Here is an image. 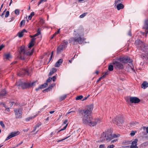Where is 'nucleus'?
<instances>
[{
	"label": "nucleus",
	"instance_id": "nucleus-1",
	"mask_svg": "<svg viewBox=\"0 0 148 148\" xmlns=\"http://www.w3.org/2000/svg\"><path fill=\"white\" fill-rule=\"evenodd\" d=\"M84 29L81 27H75L73 33L74 37L69 39V42L74 45L82 44L84 40L82 37L84 34Z\"/></svg>",
	"mask_w": 148,
	"mask_h": 148
},
{
	"label": "nucleus",
	"instance_id": "nucleus-2",
	"mask_svg": "<svg viewBox=\"0 0 148 148\" xmlns=\"http://www.w3.org/2000/svg\"><path fill=\"white\" fill-rule=\"evenodd\" d=\"M93 108V105H90L87 106L86 108L83 110L82 114L83 115L82 121L83 123H87V120L91 118V114Z\"/></svg>",
	"mask_w": 148,
	"mask_h": 148
},
{
	"label": "nucleus",
	"instance_id": "nucleus-3",
	"mask_svg": "<svg viewBox=\"0 0 148 148\" xmlns=\"http://www.w3.org/2000/svg\"><path fill=\"white\" fill-rule=\"evenodd\" d=\"M25 48L24 46H23L21 47L20 54L18 57L19 59L21 60H24L26 56L32 55L34 51V49H32L31 52H27L25 51Z\"/></svg>",
	"mask_w": 148,
	"mask_h": 148
},
{
	"label": "nucleus",
	"instance_id": "nucleus-4",
	"mask_svg": "<svg viewBox=\"0 0 148 148\" xmlns=\"http://www.w3.org/2000/svg\"><path fill=\"white\" fill-rule=\"evenodd\" d=\"M35 83V82H34L32 83H27L20 81L16 83V85L18 86L21 87L23 89H25L34 86Z\"/></svg>",
	"mask_w": 148,
	"mask_h": 148
},
{
	"label": "nucleus",
	"instance_id": "nucleus-5",
	"mask_svg": "<svg viewBox=\"0 0 148 148\" xmlns=\"http://www.w3.org/2000/svg\"><path fill=\"white\" fill-rule=\"evenodd\" d=\"M87 123H84L86 125H88L90 126H95L97 124L100 123L101 122V121L100 119H93L92 117L89 119L88 120H87Z\"/></svg>",
	"mask_w": 148,
	"mask_h": 148
},
{
	"label": "nucleus",
	"instance_id": "nucleus-6",
	"mask_svg": "<svg viewBox=\"0 0 148 148\" xmlns=\"http://www.w3.org/2000/svg\"><path fill=\"white\" fill-rule=\"evenodd\" d=\"M124 118L121 115H119L116 116L114 119L116 124L118 125H121V124L123 123L124 121Z\"/></svg>",
	"mask_w": 148,
	"mask_h": 148
},
{
	"label": "nucleus",
	"instance_id": "nucleus-7",
	"mask_svg": "<svg viewBox=\"0 0 148 148\" xmlns=\"http://www.w3.org/2000/svg\"><path fill=\"white\" fill-rule=\"evenodd\" d=\"M22 109L21 108L15 109V112L16 118V119H20L21 118V115L22 114Z\"/></svg>",
	"mask_w": 148,
	"mask_h": 148
},
{
	"label": "nucleus",
	"instance_id": "nucleus-8",
	"mask_svg": "<svg viewBox=\"0 0 148 148\" xmlns=\"http://www.w3.org/2000/svg\"><path fill=\"white\" fill-rule=\"evenodd\" d=\"M112 64L114 65V67L116 69H122L123 68V64L121 62L116 61H113Z\"/></svg>",
	"mask_w": 148,
	"mask_h": 148
},
{
	"label": "nucleus",
	"instance_id": "nucleus-9",
	"mask_svg": "<svg viewBox=\"0 0 148 148\" xmlns=\"http://www.w3.org/2000/svg\"><path fill=\"white\" fill-rule=\"evenodd\" d=\"M118 60L124 63L129 62L130 63L132 62V60L130 59V58L127 57H120L118 58Z\"/></svg>",
	"mask_w": 148,
	"mask_h": 148
},
{
	"label": "nucleus",
	"instance_id": "nucleus-10",
	"mask_svg": "<svg viewBox=\"0 0 148 148\" xmlns=\"http://www.w3.org/2000/svg\"><path fill=\"white\" fill-rule=\"evenodd\" d=\"M143 28L145 30V32L143 33V35L145 34V36H146V35L148 33V18L145 20Z\"/></svg>",
	"mask_w": 148,
	"mask_h": 148
},
{
	"label": "nucleus",
	"instance_id": "nucleus-11",
	"mask_svg": "<svg viewBox=\"0 0 148 148\" xmlns=\"http://www.w3.org/2000/svg\"><path fill=\"white\" fill-rule=\"evenodd\" d=\"M19 133L18 131L14 132H11L10 134L7 137L5 141L7 140L10 138L18 135Z\"/></svg>",
	"mask_w": 148,
	"mask_h": 148
},
{
	"label": "nucleus",
	"instance_id": "nucleus-12",
	"mask_svg": "<svg viewBox=\"0 0 148 148\" xmlns=\"http://www.w3.org/2000/svg\"><path fill=\"white\" fill-rule=\"evenodd\" d=\"M108 132H107L106 133V136L107 137L106 138V140L108 141H109L114 138L117 137V136L115 134H112V133L109 134H108Z\"/></svg>",
	"mask_w": 148,
	"mask_h": 148
},
{
	"label": "nucleus",
	"instance_id": "nucleus-13",
	"mask_svg": "<svg viewBox=\"0 0 148 148\" xmlns=\"http://www.w3.org/2000/svg\"><path fill=\"white\" fill-rule=\"evenodd\" d=\"M25 74H27V75H29L28 70L27 69H24L21 70L19 73H18V75L19 76H21L22 75H23Z\"/></svg>",
	"mask_w": 148,
	"mask_h": 148
},
{
	"label": "nucleus",
	"instance_id": "nucleus-14",
	"mask_svg": "<svg viewBox=\"0 0 148 148\" xmlns=\"http://www.w3.org/2000/svg\"><path fill=\"white\" fill-rule=\"evenodd\" d=\"M130 100L131 103H138L140 101V100L137 97H131Z\"/></svg>",
	"mask_w": 148,
	"mask_h": 148
},
{
	"label": "nucleus",
	"instance_id": "nucleus-15",
	"mask_svg": "<svg viewBox=\"0 0 148 148\" xmlns=\"http://www.w3.org/2000/svg\"><path fill=\"white\" fill-rule=\"evenodd\" d=\"M144 43V42L139 39L136 40L135 42V45L138 47H140V48L143 45Z\"/></svg>",
	"mask_w": 148,
	"mask_h": 148
},
{
	"label": "nucleus",
	"instance_id": "nucleus-16",
	"mask_svg": "<svg viewBox=\"0 0 148 148\" xmlns=\"http://www.w3.org/2000/svg\"><path fill=\"white\" fill-rule=\"evenodd\" d=\"M140 49L143 51H148V45L144 43L141 47Z\"/></svg>",
	"mask_w": 148,
	"mask_h": 148
},
{
	"label": "nucleus",
	"instance_id": "nucleus-17",
	"mask_svg": "<svg viewBox=\"0 0 148 148\" xmlns=\"http://www.w3.org/2000/svg\"><path fill=\"white\" fill-rule=\"evenodd\" d=\"M65 49V48H64L63 46L60 45L57 48V53L58 54L60 53Z\"/></svg>",
	"mask_w": 148,
	"mask_h": 148
},
{
	"label": "nucleus",
	"instance_id": "nucleus-18",
	"mask_svg": "<svg viewBox=\"0 0 148 148\" xmlns=\"http://www.w3.org/2000/svg\"><path fill=\"white\" fill-rule=\"evenodd\" d=\"M116 6L117 9L118 10L123 9L124 7V5L120 3H119L116 4Z\"/></svg>",
	"mask_w": 148,
	"mask_h": 148
},
{
	"label": "nucleus",
	"instance_id": "nucleus-19",
	"mask_svg": "<svg viewBox=\"0 0 148 148\" xmlns=\"http://www.w3.org/2000/svg\"><path fill=\"white\" fill-rule=\"evenodd\" d=\"M62 62L63 60L62 59H60L55 64V66L58 67H59Z\"/></svg>",
	"mask_w": 148,
	"mask_h": 148
},
{
	"label": "nucleus",
	"instance_id": "nucleus-20",
	"mask_svg": "<svg viewBox=\"0 0 148 148\" xmlns=\"http://www.w3.org/2000/svg\"><path fill=\"white\" fill-rule=\"evenodd\" d=\"M25 32H27L26 30L24 29L21 31L20 32L18 33V36L19 38H21L23 37V33Z\"/></svg>",
	"mask_w": 148,
	"mask_h": 148
},
{
	"label": "nucleus",
	"instance_id": "nucleus-21",
	"mask_svg": "<svg viewBox=\"0 0 148 148\" xmlns=\"http://www.w3.org/2000/svg\"><path fill=\"white\" fill-rule=\"evenodd\" d=\"M148 86V83L146 81L144 82L141 85L142 88L145 89Z\"/></svg>",
	"mask_w": 148,
	"mask_h": 148
},
{
	"label": "nucleus",
	"instance_id": "nucleus-22",
	"mask_svg": "<svg viewBox=\"0 0 148 148\" xmlns=\"http://www.w3.org/2000/svg\"><path fill=\"white\" fill-rule=\"evenodd\" d=\"M7 94V92L5 89H3L0 93V97H3L5 96Z\"/></svg>",
	"mask_w": 148,
	"mask_h": 148
},
{
	"label": "nucleus",
	"instance_id": "nucleus-23",
	"mask_svg": "<svg viewBox=\"0 0 148 148\" xmlns=\"http://www.w3.org/2000/svg\"><path fill=\"white\" fill-rule=\"evenodd\" d=\"M57 71V69L55 68H53L49 72V76H51L54 73H55Z\"/></svg>",
	"mask_w": 148,
	"mask_h": 148
},
{
	"label": "nucleus",
	"instance_id": "nucleus-24",
	"mask_svg": "<svg viewBox=\"0 0 148 148\" xmlns=\"http://www.w3.org/2000/svg\"><path fill=\"white\" fill-rule=\"evenodd\" d=\"M68 42L67 41L65 40H64L63 41V43L61 45L63 46L64 48H66L67 47V45H68Z\"/></svg>",
	"mask_w": 148,
	"mask_h": 148
},
{
	"label": "nucleus",
	"instance_id": "nucleus-25",
	"mask_svg": "<svg viewBox=\"0 0 148 148\" xmlns=\"http://www.w3.org/2000/svg\"><path fill=\"white\" fill-rule=\"evenodd\" d=\"M54 85V84H52L48 88L44 90H43V92H48V91L50 90L51 89L53 86Z\"/></svg>",
	"mask_w": 148,
	"mask_h": 148
},
{
	"label": "nucleus",
	"instance_id": "nucleus-26",
	"mask_svg": "<svg viewBox=\"0 0 148 148\" xmlns=\"http://www.w3.org/2000/svg\"><path fill=\"white\" fill-rule=\"evenodd\" d=\"M4 56L6 59H8L10 58H11V56L9 53L5 54Z\"/></svg>",
	"mask_w": 148,
	"mask_h": 148
},
{
	"label": "nucleus",
	"instance_id": "nucleus-27",
	"mask_svg": "<svg viewBox=\"0 0 148 148\" xmlns=\"http://www.w3.org/2000/svg\"><path fill=\"white\" fill-rule=\"evenodd\" d=\"M47 85V83H45L39 86V88H40L41 89L44 88H45Z\"/></svg>",
	"mask_w": 148,
	"mask_h": 148
},
{
	"label": "nucleus",
	"instance_id": "nucleus-28",
	"mask_svg": "<svg viewBox=\"0 0 148 148\" xmlns=\"http://www.w3.org/2000/svg\"><path fill=\"white\" fill-rule=\"evenodd\" d=\"M138 140L137 139H136L132 142V145H136L137 143Z\"/></svg>",
	"mask_w": 148,
	"mask_h": 148
},
{
	"label": "nucleus",
	"instance_id": "nucleus-29",
	"mask_svg": "<svg viewBox=\"0 0 148 148\" xmlns=\"http://www.w3.org/2000/svg\"><path fill=\"white\" fill-rule=\"evenodd\" d=\"M66 97V95H64L63 96H61L60 97L59 100L60 101H61L64 100Z\"/></svg>",
	"mask_w": 148,
	"mask_h": 148
},
{
	"label": "nucleus",
	"instance_id": "nucleus-30",
	"mask_svg": "<svg viewBox=\"0 0 148 148\" xmlns=\"http://www.w3.org/2000/svg\"><path fill=\"white\" fill-rule=\"evenodd\" d=\"M83 97L82 95H79L77 96L75 98V100H81Z\"/></svg>",
	"mask_w": 148,
	"mask_h": 148
},
{
	"label": "nucleus",
	"instance_id": "nucleus-31",
	"mask_svg": "<svg viewBox=\"0 0 148 148\" xmlns=\"http://www.w3.org/2000/svg\"><path fill=\"white\" fill-rule=\"evenodd\" d=\"M34 15V12H32L31 13L30 15L29 16L28 18L29 20H31L32 18V17Z\"/></svg>",
	"mask_w": 148,
	"mask_h": 148
},
{
	"label": "nucleus",
	"instance_id": "nucleus-32",
	"mask_svg": "<svg viewBox=\"0 0 148 148\" xmlns=\"http://www.w3.org/2000/svg\"><path fill=\"white\" fill-rule=\"evenodd\" d=\"M25 20L22 21L20 24V27H21L22 26H24L25 24Z\"/></svg>",
	"mask_w": 148,
	"mask_h": 148
},
{
	"label": "nucleus",
	"instance_id": "nucleus-33",
	"mask_svg": "<svg viewBox=\"0 0 148 148\" xmlns=\"http://www.w3.org/2000/svg\"><path fill=\"white\" fill-rule=\"evenodd\" d=\"M113 69V66L112 65H110L108 66V70L109 71H112Z\"/></svg>",
	"mask_w": 148,
	"mask_h": 148
},
{
	"label": "nucleus",
	"instance_id": "nucleus-34",
	"mask_svg": "<svg viewBox=\"0 0 148 148\" xmlns=\"http://www.w3.org/2000/svg\"><path fill=\"white\" fill-rule=\"evenodd\" d=\"M15 14L17 15H18L19 14L20 11L19 9H16L15 10Z\"/></svg>",
	"mask_w": 148,
	"mask_h": 148
},
{
	"label": "nucleus",
	"instance_id": "nucleus-35",
	"mask_svg": "<svg viewBox=\"0 0 148 148\" xmlns=\"http://www.w3.org/2000/svg\"><path fill=\"white\" fill-rule=\"evenodd\" d=\"M122 0H115V6H116V4L121 2V1Z\"/></svg>",
	"mask_w": 148,
	"mask_h": 148
},
{
	"label": "nucleus",
	"instance_id": "nucleus-36",
	"mask_svg": "<svg viewBox=\"0 0 148 148\" xmlns=\"http://www.w3.org/2000/svg\"><path fill=\"white\" fill-rule=\"evenodd\" d=\"M110 73V72L109 71H107L106 72L105 74L103 75L102 76L103 77V78H104L106 76L108 75L109 73Z\"/></svg>",
	"mask_w": 148,
	"mask_h": 148
},
{
	"label": "nucleus",
	"instance_id": "nucleus-37",
	"mask_svg": "<svg viewBox=\"0 0 148 148\" xmlns=\"http://www.w3.org/2000/svg\"><path fill=\"white\" fill-rule=\"evenodd\" d=\"M0 125L3 128L5 127V125L2 121H0Z\"/></svg>",
	"mask_w": 148,
	"mask_h": 148
},
{
	"label": "nucleus",
	"instance_id": "nucleus-38",
	"mask_svg": "<svg viewBox=\"0 0 148 148\" xmlns=\"http://www.w3.org/2000/svg\"><path fill=\"white\" fill-rule=\"evenodd\" d=\"M34 45V44L31 42H30L29 44V46L28 47L29 48H31Z\"/></svg>",
	"mask_w": 148,
	"mask_h": 148
},
{
	"label": "nucleus",
	"instance_id": "nucleus-39",
	"mask_svg": "<svg viewBox=\"0 0 148 148\" xmlns=\"http://www.w3.org/2000/svg\"><path fill=\"white\" fill-rule=\"evenodd\" d=\"M47 0H40L39 2H38V5H39L43 2H46Z\"/></svg>",
	"mask_w": 148,
	"mask_h": 148
},
{
	"label": "nucleus",
	"instance_id": "nucleus-40",
	"mask_svg": "<svg viewBox=\"0 0 148 148\" xmlns=\"http://www.w3.org/2000/svg\"><path fill=\"white\" fill-rule=\"evenodd\" d=\"M129 146H130V148H138V147L136 145H131Z\"/></svg>",
	"mask_w": 148,
	"mask_h": 148
},
{
	"label": "nucleus",
	"instance_id": "nucleus-41",
	"mask_svg": "<svg viewBox=\"0 0 148 148\" xmlns=\"http://www.w3.org/2000/svg\"><path fill=\"white\" fill-rule=\"evenodd\" d=\"M9 15V12L8 11H7L5 15V18H7L8 16Z\"/></svg>",
	"mask_w": 148,
	"mask_h": 148
},
{
	"label": "nucleus",
	"instance_id": "nucleus-42",
	"mask_svg": "<svg viewBox=\"0 0 148 148\" xmlns=\"http://www.w3.org/2000/svg\"><path fill=\"white\" fill-rule=\"evenodd\" d=\"M136 132V131H132V132L130 134V135L131 136H134L135 134V133Z\"/></svg>",
	"mask_w": 148,
	"mask_h": 148
},
{
	"label": "nucleus",
	"instance_id": "nucleus-43",
	"mask_svg": "<svg viewBox=\"0 0 148 148\" xmlns=\"http://www.w3.org/2000/svg\"><path fill=\"white\" fill-rule=\"evenodd\" d=\"M86 13H84L82 14V15L80 16V18H82L84 17L86 15Z\"/></svg>",
	"mask_w": 148,
	"mask_h": 148
},
{
	"label": "nucleus",
	"instance_id": "nucleus-44",
	"mask_svg": "<svg viewBox=\"0 0 148 148\" xmlns=\"http://www.w3.org/2000/svg\"><path fill=\"white\" fill-rule=\"evenodd\" d=\"M67 125H68V124H67L66 125L63 127V128L62 129H61V130H60V131H58V132H59L60 131H61L63 130H65L66 128Z\"/></svg>",
	"mask_w": 148,
	"mask_h": 148
},
{
	"label": "nucleus",
	"instance_id": "nucleus-45",
	"mask_svg": "<svg viewBox=\"0 0 148 148\" xmlns=\"http://www.w3.org/2000/svg\"><path fill=\"white\" fill-rule=\"evenodd\" d=\"M52 79V78L49 77L46 81L47 82H49L51 81Z\"/></svg>",
	"mask_w": 148,
	"mask_h": 148
},
{
	"label": "nucleus",
	"instance_id": "nucleus-46",
	"mask_svg": "<svg viewBox=\"0 0 148 148\" xmlns=\"http://www.w3.org/2000/svg\"><path fill=\"white\" fill-rule=\"evenodd\" d=\"M41 123L40 122H39L35 127H36V128H38L41 125Z\"/></svg>",
	"mask_w": 148,
	"mask_h": 148
},
{
	"label": "nucleus",
	"instance_id": "nucleus-47",
	"mask_svg": "<svg viewBox=\"0 0 148 148\" xmlns=\"http://www.w3.org/2000/svg\"><path fill=\"white\" fill-rule=\"evenodd\" d=\"M70 136H69L67 137H66V138L62 139L61 140H59V141H58V142H60V141H63L67 138H69V137H70Z\"/></svg>",
	"mask_w": 148,
	"mask_h": 148
},
{
	"label": "nucleus",
	"instance_id": "nucleus-48",
	"mask_svg": "<svg viewBox=\"0 0 148 148\" xmlns=\"http://www.w3.org/2000/svg\"><path fill=\"white\" fill-rule=\"evenodd\" d=\"M36 38H33L31 39V41H30V42H32L33 43H34L35 42Z\"/></svg>",
	"mask_w": 148,
	"mask_h": 148
},
{
	"label": "nucleus",
	"instance_id": "nucleus-49",
	"mask_svg": "<svg viewBox=\"0 0 148 148\" xmlns=\"http://www.w3.org/2000/svg\"><path fill=\"white\" fill-rule=\"evenodd\" d=\"M4 45H2L0 46V51H1L4 47Z\"/></svg>",
	"mask_w": 148,
	"mask_h": 148
},
{
	"label": "nucleus",
	"instance_id": "nucleus-50",
	"mask_svg": "<svg viewBox=\"0 0 148 148\" xmlns=\"http://www.w3.org/2000/svg\"><path fill=\"white\" fill-rule=\"evenodd\" d=\"M114 145H112L110 146H108L107 147V148H113L114 147Z\"/></svg>",
	"mask_w": 148,
	"mask_h": 148
},
{
	"label": "nucleus",
	"instance_id": "nucleus-51",
	"mask_svg": "<svg viewBox=\"0 0 148 148\" xmlns=\"http://www.w3.org/2000/svg\"><path fill=\"white\" fill-rule=\"evenodd\" d=\"M105 145H101L99 146V148H104Z\"/></svg>",
	"mask_w": 148,
	"mask_h": 148
},
{
	"label": "nucleus",
	"instance_id": "nucleus-52",
	"mask_svg": "<svg viewBox=\"0 0 148 148\" xmlns=\"http://www.w3.org/2000/svg\"><path fill=\"white\" fill-rule=\"evenodd\" d=\"M40 30L39 28H38V30L37 31V33L39 35L40 34Z\"/></svg>",
	"mask_w": 148,
	"mask_h": 148
},
{
	"label": "nucleus",
	"instance_id": "nucleus-53",
	"mask_svg": "<svg viewBox=\"0 0 148 148\" xmlns=\"http://www.w3.org/2000/svg\"><path fill=\"white\" fill-rule=\"evenodd\" d=\"M89 96L90 95H88L87 97H85L84 99L82 100V101H84V100H86Z\"/></svg>",
	"mask_w": 148,
	"mask_h": 148
},
{
	"label": "nucleus",
	"instance_id": "nucleus-54",
	"mask_svg": "<svg viewBox=\"0 0 148 148\" xmlns=\"http://www.w3.org/2000/svg\"><path fill=\"white\" fill-rule=\"evenodd\" d=\"M52 80L53 82H54L55 81V80L56 79V77L54 76L52 78Z\"/></svg>",
	"mask_w": 148,
	"mask_h": 148
},
{
	"label": "nucleus",
	"instance_id": "nucleus-55",
	"mask_svg": "<svg viewBox=\"0 0 148 148\" xmlns=\"http://www.w3.org/2000/svg\"><path fill=\"white\" fill-rule=\"evenodd\" d=\"M57 34V33L56 32L51 37V39H53V37Z\"/></svg>",
	"mask_w": 148,
	"mask_h": 148
},
{
	"label": "nucleus",
	"instance_id": "nucleus-56",
	"mask_svg": "<svg viewBox=\"0 0 148 148\" xmlns=\"http://www.w3.org/2000/svg\"><path fill=\"white\" fill-rule=\"evenodd\" d=\"M128 35L130 36H132V34H131V33L130 31H129L128 33Z\"/></svg>",
	"mask_w": 148,
	"mask_h": 148
},
{
	"label": "nucleus",
	"instance_id": "nucleus-57",
	"mask_svg": "<svg viewBox=\"0 0 148 148\" xmlns=\"http://www.w3.org/2000/svg\"><path fill=\"white\" fill-rule=\"evenodd\" d=\"M103 78H104L102 76L100 77L99 79H98V80L97 81V82H99L100 81V80L101 79H103Z\"/></svg>",
	"mask_w": 148,
	"mask_h": 148
},
{
	"label": "nucleus",
	"instance_id": "nucleus-58",
	"mask_svg": "<svg viewBox=\"0 0 148 148\" xmlns=\"http://www.w3.org/2000/svg\"><path fill=\"white\" fill-rule=\"evenodd\" d=\"M32 119V117H29V118H27V119H26V121H29L30 119Z\"/></svg>",
	"mask_w": 148,
	"mask_h": 148
},
{
	"label": "nucleus",
	"instance_id": "nucleus-59",
	"mask_svg": "<svg viewBox=\"0 0 148 148\" xmlns=\"http://www.w3.org/2000/svg\"><path fill=\"white\" fill-rule=\"evenodd\" d=\"M67 121H68V120H65L64 122H63V124L64 125V124H67Z\"/></svg>",
	"mask_w": 148,
	"mask_h": 148
},
{
	"label": "nucleus",
	"instance_id": "nucleus-60",
	"mask_svg": "<svg viewBox=\"0 0 148 148\" xmlns=\"http://www.w3.org/2000/svg\"><path fill=\"white\" fill-rule=\"evenodd\" d=\"M130 67L131 69L133 70V71H135V69H134V67L133 66H130Z\"/></svg>",
	"mask_w": 148,
	"mask_h": 148
},
{
	"label": "nucleus",
	"instance_id": "nucleus-61",
	"mask_svg": "<svg viewBox=\"0 0 148 148\" xmlns=\"http://www.w3.org/2000/svg\"><path fill=\"white\" fill-rule=\"evenodd\" d=\"M40 22L42 24H43L44 23V21L43 19H41L40 20Z\"/></svg>",
	"mask_w": 148,
	"mask_h": 148
},
{
	"label": "nucleus",
	"instance_id": "nucleus-62",
	"mask_svg": "<svg viewBox=\"0 0 148 148\" xmlns=\"http://www.w3.org/2000/svg\"><path fill=\"white\" fill-rule=\"evenodd\" d=\"M5 13V11H3V12L2 13V14L1 15V16L2 17H3V16H4V14Z\"/></svg>",
	"mask_w": 148,
	"mask_h": 148
},
{
	"label": "nucleus",
	"instance_id": "nucleus-63",
	"mask_svg": "<svg viewBox=\"0 0 148 148\" xmlns=\"http://www.w3.org/2000/svg\"><path fill=\"white\" fill-rule=\"evenodd\" d=\"M147 127L145 126H143V127H142V129H143L144 130H145V129L146 130V128Z\"/></svg>",
	"mask_w": 148,
	"mask_h": 148
},
{
	"label": "nucleus",
	"instance_id": "nucleus-64",
	"mask_svg": "<svg viewBox=\"0 0 148 148\" xmlns=\"http://www.w3.org/2000/svg\"><path fill=\"white\" fill-rule=\"evenodd\" d=\"M146 132L148 133V127L146 128Z\"/></svg>",
	"mask_w": 148,
	"mask_h": 148
}]
</instances>
